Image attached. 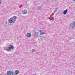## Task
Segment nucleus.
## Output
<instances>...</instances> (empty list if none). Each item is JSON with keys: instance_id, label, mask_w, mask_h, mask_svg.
<instances>
[{"instance_id": "f257e3e1", "label": "nucleus", "mask_w": 75, "mask_h": 75, "mask_svg": "<svg viewBox=\"0 0 75 75\" xmlns=\"http://www.w3.org/2000/svg\"><path fill=\"white\" fill-rule=\"evenodd\" d=\"M17 19V17L14 16L9 19L8 20L9 24H13L15 23L16 19Z\"/></svg>"}, {"instance_id": "f03ea898", "label": "nucleus", "mask_w": 75, "mask_h": 75, "mask_svg": "<svg viewBox=\"0 0 75 75\" xmlns=\"http://www.w3.org/2000/svg\"><path fill=\"white\" fill-rule=\"evenodd\" d=\"M14 71L13 70H9L7 71L6 74L8 75H14Z\"/></svg>"}, {"instance_id": "7ed1b4c3", "label": "nucleus", "mask_w": 75, "mask_h": 75, "mask_svg": "<svg viewBox=\"0 0 75 75\" xmlns=\"http://www.w3.org/2000/svg\"><path fill=\"white\" fill-rule=\"evenodd\" d=\"M75 26V22H73L71 24H70L69 27L70 28L73 29Z\"/></svg>"}, {"instance_id": "20e7f679", "label": "nucleus", "mask_w": 75, "mask_h": 75, "mask_svg": "<svg viewBox=\"0 0 75 75\" xmlns=\"http://www.w3.org/2000/svg\"><path fill=\"white\" fill-rule=\"evenodd\" d=\"M9 49H6L7 51H10L11 50H13L14 49V46L12 45H9V47L8 48Z\"/></svg>"}, {"instance_id": "39448f33", "label": "nucleus", "mask_w": 75, "mask_h": 75, "mask_svg": "<svg viewBox=\"0 0 75 75\" xmlns=\"http://www.w3.org/2000/svg\"><path fill=\"white\" fill-rule=\"evenodd\" d=\"M22 13L23 14H25L27 13V11L25 10H23L22 11Z\"/></svg>"}, {"instance_id": "423d86ee", "label": "nucleus", "mask_w": 75, "mask_h": 75, "mask_svg": "<svg viewBox=\"0 0 75 75\" xmlns=\"http://www.w3.org/2000/svg\"><path fill=\"white\" fill-rule=\"evenodd\" d=\"M67 11H68V9H66V10L64 11L63 12V14H66L67 13Z\"/></svg>"}, {"instance_id": "0eeeda50", "label": "nucleus", "mask_w": 75, "mask_h": 75, "mask_svg": "<svg viewBox=\"0 0 75 75\" xmlns=\"http://www.w3.org/2000/svg\"><path fill=\"white\" fill-rule=\"evenodd\" d=\"M34 34H35V36H38V35H39V33L38 32H34Z\"/></svg>"}, {"instance_id": "6e6552de", "label": "nucleus", "mask_w": 75, "mask_h": 75, "mask_svg": "<svg viewBox=\"0 0 75 75\" xmlns=\"http://www.w3.org/2000/svg\"><path fill=\"white\" fill-rule=\"evenodd\" d=\"M15 74L14 75H17L19 73V71L18 70H16L15 71Z\"/></svg>"}, {"instance_id": "1a4fd4ad", "label": "nucleus", "mask_w": 75, "mask_h": 75, "mask_svg": "<svg viewBox=\"0 0 75 75\" xmlns=\"http://www.w3.org/2000/svg\"><path fill=\"white\" fill-rule=\"evenodd\" d=\"M31 36V34L30 33H29L27 34L26 35V36L28 37H30Z\"/></svg>"}, {"instance_id": "9d476101", "label": "nucleus", "mask_w": 75, "mask_h": 75, "mask_svg": "<svg viewBox=\"0 0 75 75\" xmlns=\"http://www.w3.org/2000/svg\"><path fill=\"white\" fill-rule=\"evenodd\" d=\"M41 6H39L38 7V10H40L41 9Z\"/></svg>"}, {"instance_id": "9b49d317", "label": "nucleus", "mask_w": 75, "mask_h": 75, "mask_svg": "<svg viewBox=\"0 0 75 75\" xmlns=\"http://www.w3.org/2000/svg\"><path fill=\"white\" fill-rule=\"evenodd\" d=\"M57 10H58V8H56L55 9V10L54 11V13H55V12H56V11H57Z\"/></svg>"}, {"instance_id": "f8f14e48", "label": "nucleus", "mask_w": 75, "mask_h": 75, "mask_svg": "<svg viewBox=\"0 0 75 75\" xmlns=\"http://www.w3.org/2000/svg\"><path fill=\"white\" fill-rule=\"evenodd\" d=\"M51 20L52 21H54V17H52L51 18Z\"/></svg>"}, {"instance_id": "ddd939ff", "label": "nucleus", "mask_w": 75, "mask_h": 75, "mask_svg": "<svg viewBox=\"0 0 75 75\" xmlns=\"http://www.w3.org/2000/svg\"><path fill=\"white\" fill-rule=\"evenodd\" d=\"M32 52H34V51H35V50H34V49H33L32 50Z\"/></svg>"}, {"instance_id": "4468645a", "label": "nucleus", "mask_w": 75, "mask_h": 75, "mask_svg": "<svg viewBox=\"0 0 75 75\" xmlns=\"http://www.w3.org/2000/svg\"><path fill=\"white\" fill-rule=\"evenodd\" d=\"M42 34H45V33H44V32H42L41 33H40V35H42Z\"/></svg>"}, {"instance_id": "2eb2a0df", "label": "nucleus", "mask_w": 75, "mask_h": 75, "mask_svg": "<svg viewBox=\"0 0 75 75\" xmlns=\"http://www.w3.org/2000/svg\"><path fill=\"white\" fill-rule=\"evenodd\" d=\"M39 32H40V33H41V30H39Z\"/></svg>"}, {"instance_id": "dca6fc26", "label": "nucleus", "mask_w": 75, "mask_h": 75, "mask_svg": "<svg viewBox=\"0 0 75 75\" xmlns=\"http://www.w3.org/2000/svg\"><path fill=\"white\" fill-rule=\"evenodd\" d=\"M1 0H0V4H1Z\"/></svg>"}, {"instance_id": "f3484780", "label": "nucleus", "mask_w": 75, "mask_h": 75, "mask_svg": "<svg viewBox=\"0 0 75 75\" xmlns=\"http://www.w3.org/2000/svg\"><path fill=\"white\" fill-rule=\"evenodd\" d=\"M73 1H75V0H73Z\"/></svg>"}, {"instance_id": "a211bd4d", "label": "nucleus", "mask_w": 75, "mask_h": 75, "mask_svg": "<svg viewBox=\"0 0 75 75\" xmlns=\"http://www.w3.org/2000/svg\"><path fill=\"white\" fill-rule=\"evenodd\" d=\"M41 41H42V39H41Z\"/></svg>"}, {"instance_id": "6ab92c4d", "label": "nucleus", "mask_w": 75, "mask_h": 75, "mask_svg": "<svg viewBox=\"0 0 75 75\" xmlns=\"http://www.w3.org/2000/svg\"><path fill=\"white\" fill-rule=\"evenodd\" d=\"M0 75H2V74H0Z\"/></svg>"}]
</instances>
